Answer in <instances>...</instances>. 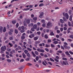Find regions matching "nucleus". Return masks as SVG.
Returning <instances> with one entry per match:
<instances>
[{
  "instance_id": "1",
  "label": "nucleus",
  "mask_w": 73,
  "mask_h": 73,
  "mask_svg": "<svg viewBox=\"0 0 73 73\" xmlns=\"http://www.w3.org/2000/svg\"><path fill=\"white\" fill-rule=\"evenodd\" d=\"M7 47L5 46H2L1 48V51L0 53H3L4 52H5V50H6Z\"/></svg>"
},
{
  "instance_id": "2",
  "label": "nucleus",
  "mask_w": 73,
  "mask_h": 73,
  "mask_svg": "<svg viewBox=\"0 0 73 73\" xmlns=\"http://www.w3.org/2000/svg\"><path fill=\"white\" fill-rule=\"evenodd\" d=\"M52 24L49 22L47 23V26L46 27V28H50V27H52Z\"/></svg>"
},
{
  "instance_id": "3",
  "label": "nucleus",
  "mask_w": 73,
  "mask_h": 73,
  "mask_svg": "<svg viewBox=\"0 0 73 73\" xmlns=\"http://www.w3.org/2000/svg\"><path fill=\"white\" fill-rule=\"evenodd\" d=\"M63 15L64 16H65L66 18L67 19H69V15L67 13H65H65H63Z\"/></svg>"
},
{
  "instance_id": "4",
  "label": "nucleus",
  "mask_w": 73,
  "mask_h": 73,
  "mask_svg": "<svg viewBox=\"0 0 73 73\" xmlns=\"http://www.w3.org/2000/svg\"><path fill=\"white\" fill-rule=\"evenodd\" d=\"M65 53L66 56H68L69 57H70V54L69 53V52L68 51H67L65 52Z\"/></svg>"
},
{
  "instance_id": "5",
  "label": "nucleus",
  "mask_w": 73,
  "mask_h": 73,
  "mask_svg": "<svg viewBox=\"0 0 73 73\" xmlns=\"http://www.w3.org/2000/svg\"><path fill=\"white\" fill-rule=\"evenodd\" d=\"M63 64H64V65H69V64H68V62H67V61H63Z\"/></svg>"
},
{
  "instance_id": "6",
  "label": "nucleus",
  "mask_w": 73,
  "mask_h": 73,
  "mask_svg": "<svg viewBox=\"0 0 73 73\" xmlns=\"http://www.w3.org/2000/svg\"><path fill=\"white\" fill-rule=\"evenodd\" d=\"M43 15H44V13H43V12H42L40 13L39 15V17H40V18H42V16H43Z\"/></svg>"
},
{
  "instance_id": "7",
  "label": "nucleus",
  "mask_w": 73,
  "mask_h": 73,
  "mask_svg": "<svg viewBox=\"0 0 73 73\" xmlns=\"http://www.w3.org/2000/svg\"><path fill=\"white\" fill-rule=\"evenodd\" d=\"M3 30V27L2 26H0V32H1V33H2Z\"/></svg>"
},
{
  "instance_id": "8",
  "label": "nucleus",
  "mask_w": 73,
  "mask_h": 73,
  "mask_svg": "<svg viewBox=\"0 0 73 73\" xmlns=\"http://www.w3.org/2000/svg\"><path fill=\"white\" fill-rule=\"evenodd\" d=\"M64 48H65V49H69L70 48V47L69 46H64Z\"/></svg>"
},
{
  "instance_id": "9",
  "label": "nucleus",
  "mask_w": 73,
  "mask_h": 73,
  "mask_svg": "<svg viewBox=\"0 0 73 73\" xmlns=\"http://www.w3.org/2000/svg\"><path fill=\"white\" fill-rule=\"evenodd\" d=\"M37 25H34L33 28L34 29H37Z\"/></svg>"
},
{
  "instance_id": "10",
  "label": "nucleus",
  "mask_w": 73,
  "mask_h": 73,
  "mask_svg": "<svg viewBox=\"0 0 73 73\" xmlns=\"http://www.w3.org/2000/svg\"><path fill=\"white\" fill-rule=\"evenodd\" d=\"M22 55L23 58H25V57H26V55L24 53H23Z\"/></svg>"
},
{
  "instance_id": "11",
  "label": "nucleus",
  "mask_w": 73,
  "mask_h": 73,
  "mask_svg": "<svg viewBox=\"0 0 73 73\" xmlns=\"http://www.w3.org/2000/svg\"><path fill=\"white\" fill-rule=\"evenodd\" d=\"M53 43L54 44H58V41H54Z\"/></svg>"
},
{
  "instance_id": "12",
  "label": "nucleus",
  "mask_w": 73,
  "mask_h": 73,
  "mask_svg": "<svg viewBox=\"0 0 73 73\" xmlns=\"http://www.w3.org/2000/svg\"><path fill=\"white\" fill-rule=\"evenodd\" d=\"M27 56L28 57H31V55L28 52L27 54Z\"/></svg>"
},
{
  "instance_id": "13",
  "label": "nucleus",
  "mask_w": 73,
  "mask_h": 73,
  "mask_svg": "<svg viewBox=\"0 0 73 73\" xmlns=\"http://www.w3.org/2000/svg\"><path fill=\"white\" fill-rule=\"evenodd\" d=\"M40 43V41H36L35 42V44H39Z\"/></svg>"
},
{
  "instance_id": "14",
  "label": "nucleus",
  "mask_w": 73,
  "mask_h": 73,
  "mask_svg": "<svg viewBox=\"0 0 73 73\" xmlns=\"http://www.w3.org/2000/svg\"><path fill=\"white\" fill-rule=\"evenodd\" d=\"M15 32L16 34H17L19 32H18V30H17L15 29Z\"/></svg>"
},
{
  "instance_id": "15",
  "label": "nucleus",
  "mask_w": 73,
  "mask_h": 73,
  "mask_svg": "<svg viewBox=\"0 0 73 73\" xmlns=\"http://www.w3.org/2000/svg\"><path fill=\"white\" fill-rule=\"evenodd\" d=\"M64 46H63L64 47V46H66L68 45V43L66 42H64Z\"/></svg>"
},
{
  "instance_id": "16",
  "label": "nucleus",
  "mask_w": 73,
  "mask_h": 73,
  "mask_svg": "<svg viewBox=\"0 0 73 73\" xmlns=\"http://www.w3.org/2000/svg\"><path fill=\"white\" fill-rule=\"evenodd\" d=\"M61 54L62 57H65V55L64 53H62Z\"/></svg>"
},
{
  "instance_id": "17",
  "label": "nucleus",
  "mask_w": 73,
  "mask_h": 73,
  "mask_svg": "<svg viewBox=\"0 0 73 73\" xmlns=\"http://www.w3.org/2000/svg\"><path fill=\"white\" fill-rule=\"evenodd\" d=\"M72 15H71L70 17L69 20L72 21Z\"/></svg>"
},
{
  "instance_id": "18",
  "label": "nucleus",
  "mask_w": 73,
  "mask_h": 73,
  "mask_svg": "<svg viewBox=\"0 0 73 73\" xmlns=\"http://www.w3.org/2000/svg\"><path fill=\"white\" fill-rule=\"evenodd\" d=\"M50 35V36H54V33H53V32H51Z\"/></svg>"
},
{
  "instance_id": "19",
  "label": "nucleus",
  "mask_w": 73,
  "mask_h": 73,
  "mask_svg": "<svg viewBox=\"0 0 73 73\" xmlns=\"http://www.w3.org/2000/svg\"><path fill=\"white\" fill-rule=\"evenodd\" d=\"M12 22L13 24H16V21L13 20L12 21Z\"/></svg>"
},
{
  "instance_id": "20",
  "label": "nucleus",
  "mask_w": 73,
  "mask_h": 73,
  "mask_svg": "<svg viewBox=\"0 0 73 73\" xmlns=\"http://www.w3.org/2000/svg\"><path fill=\"white\" fill-rule=\"evenodd\" d=\"M25 38V36H23L22 35V36L21 37V38L22 40H24Z\"/></svg>"
},
{
  "instance_id": "21",
  "label": "nucleus",
  "mask_w": 73,
  "mask_h": 73,
  "mask_svg": "<svg viewBox=\"0 0 73 73\" xmlns=\"http://www.w3.org/2000/svg\"><path fill=\"white\" fill-rule=\"evenodd\" d=\"M24 52L25 54H27V53H28V50H24Z\"/></svg>"
},
{
  "instance_id": "22",
  "label": "nucleus",
  "mask_w": 73,
  "mask_h": 73,
  "mask_svg": "<svg viewBox=\"0 0 73 73\" xmlns=\"http://www.w3.org/2000/svg\"><path fill=\"white\" fill-rule=\"evenodd\" d=\"M45 47H46V48H48V47H50V45H48L47 44H46L45 46Z\"/></svg>"
},
{
  "instance_id": "23",
  "label": "nucleus",
  "mask_w": 73,
  "mask_h": 73,
  "mask_svg": "<svg viewBox=\"0 0 73 73\" xmlns=\"http://www.w3.org/2000/svg\"><path fill=\"white\" fill-rule=\"evenodd\" d=\"M26 22L27 24H29L30 23V20L29 19H27L26 21Z\"/></svg>"
},
{
  "instance_id": "24",
  "label": "nucleus",
  "mask_w": 73,
  "mask_h": 73,
  "mask_svg": "<svg viewBox=\"0 0 73 73\" xmlns=\"http://www.w3.org/2000/svg\"><path fill=\"white\" fill-rule=\"evenodd\" d=\"M27 50L29 51H32V49H31V48H29L28 47L27 48Z\"/></svg>"
},
{
  "instance_id": "25",
  "label": "nucleus",
  "mask_w": 73,
  "mask_h": 73,
  "mask_svg": "<svg viewBox=\"0 0 73 73\" xmlns=\"http://www.w3.org/2000/svg\"><path fill=\"white\" fill-rule=\"evenodd\" d=\"M44 4L43 3H41L40 4L39 6V7H42L44 5Z\"/></svg>"
},
{
  "instance_id": "26",
  "label": "nucleus",
  "mask_w": 73,
  "mask_h": 73,
  "mask_svg": "<svg viewBox=\"0 0 73 73\" xmlns=\"http://www.w3.org/2000/svg\"><path fill=\"white\" fill-rule=\"evenodd\" d=\"M60 21L61 23H64V21L62 19H60Z\"/></svg>"
},
{
  "instance_id": "27",
  "label": "nucleus",
  "mask_w": 73,
  "mask_h": 73,
  "mask_svg": "<svg viewBox=\"0 0 73 73\" xmlns=\"http://www.w3.org/2000/svg\"><path fill=\"white\" fill-rule=\"evenodd\" d=\"M3 31V32H6V28L5 27L4 28Z\"/></svg>"
},
{
  "instance_id": "28",
  "label": "nucleus",
  "mask_w": 73,
  "mask_h": 73,
  "mask_svg": "<svg viewBox=\"0 0 73 73\" xmlns=\"http://www.w3.org/2000/svg\"><path fill=\"white\" fill-rule=\"evenodd\" d=\"M7 61L8 62H11V60L10 59H7Z\"/></svg>"
},
{
  "instance_id": "29",
  "label": "nucleus",
  "mask_w": 73,
  "mask_h": 73,
  "mask_svg": "<svg viewBox=\"0 0 73 73\" xmlns=\"http://www.w3.org/2000/svg\"><path fill=\"white\" fill-rule=\"evenodd\" d=\"M23 23L24 24V26H27V24H26L25 23H26V21H25L24 22H23Z\"/></svg>"
},
{
  "instance_id": "30",
  "label": "nucleus",
  "mask_w": 73,
  "mask_h": 73,
  "mask_svg": "<svg viewBox=\"0 0 73 73\" xmlns=\"http://www.w3.org/2000/svg\"><path fill=\"white\" fill-rule=\"evenodd\" d=\"M44 38H48V35H45L44 36Z\"/></svg>"
},
{
  "instance_id": "31",
  "label": "nucleus",
  "mask_w": 73,
  "mask_h": 73,
  "mask_svg": "<svg viewBox=\"0 0 73 73\" xmlns=\"http://www.w3.org/2000/svg\"><path fill=\"white\" fill-rule=\"evenodd\" d=\"M33 20H35V21H36V20H37V17H35L33 18Z\"/></svg>"
},
{
  "instance_id": "32",
  "label": "nucleus",
  "mask_w": 73,
  "mask_h": 73,
  "mask_svg": "<svg viewBox=\"0 0 73 73\" xmlns=\"http://www.w3.org/2000/svg\"><path fill=\"white\" fill-rule=\"evenodd\" d=\"M50 61H52V62H54V60L53 59L51 58H50Z\"/></svg>"
},
{
  "instance_id": "33",
  "label": "nucleus",
  "mask_w": 73,
  "mask_h": 73,
  "mask_svg": "<svg viewBox=\"0 0 73 73\" xmlns=\"http://www.w3.org/2000/svg\"><path fill=\"white\" fill-rule=\"evenodd\" d=\"M18 49H20V50H21V49H22V48H21V47L19 46H18Z\"/></svg>"
},
{
  "instance_id": "34",
  "label": "nucleus",
  "mask_w": 73,
  "mask_h": 73,
  "mask_svg": "<svg viewBox=\"0 0 73 73\" xmlns=\"http://www.w3.org/2000/svg\"><path fill=\"white\" fill-rule=\"evenodd\" d=\"M8 34L9 35H12V33L11 31H9L8 32Z\"/></svg>"
},
{
  "instance_id": "35",
  "label": "nucleus",
  "mask_w": 73,
  "mask_h": 73,
  "mask_svg": "<svg viewBox=\"0 0 73 73\" xmlns=\"http://www.w3.org/2000/svg\"><path fill=\"white\" fill-rule=\"evenodd\" d=\"M29 60H30V58H27L25 59V60L26 61H29Z\"/></svg>"
},
{
  "instance_id": "36",
  "label": "nucleus",
  "mask_w": 73,
  "mask_h": 73,
  "mask_svg": "<svg viewBox=\"0 0 73 73\" xmlns=\"http://www.w3.org/2000/svg\"><path fill=\"white\" fill-rule=\"evenodd\" d=\"M40 52H42V53H43L44 52V50L43 49H40Z\"/></svg>"
},
{
  "instance_id": "37",
  "label": "nucleus",
  "mask_w": 73,
  "mask_h": 73,
  "mask_svg": "<svg viewBox=\"0 0 73 73\" xmlns=\"http://www.w3.org/2000/svg\"><path fill=\"white\" fill-rule=\"evenodd\" d=\"M67 41H69V42H72V40L70 39H68Z\"/></svg>"
},
{
  "instance_id": "38",
  "label": "nucleus",
  "mask_w": 73,
  "mask_h": 73,
  "mask_svg": "<svg viewBox=\"0 0 73 73\" xmlns=\"http://www.w3.org/2000/svg\"><path fill=\"white\" fill-rule=\"evenodd\" d=\"M51 46L52 48H54V47H55V46L54 44H51Z\"/></svg>"
},
{
  "instance_id": "39",
  "label": "nucleus",
  "mask_w": 73,
  "mask_h": 73,
  "mask_svg": "<svg viewBox=\"0 0 73 73\" xmlns=\"http://www.w3.org/2000/svg\"><path fill=\"white\" fill-rule=\"evenodd\" d=\"M34 40L35 41H36V40H38V38L37 37H34Z\"/></svg>"
},
{
  "instance_id": "40",
  "label": "nucleus",
  "mask_w": 73,
  "mask_h": 73,
  "mask_svg": "<svg viewBox=\"0 0 73 73\" xmlns=\"http://www.w3.org/2000/svg\"><path fill=\"white\" fill-rule=\"evenodd\" d=\"M37 35H40V34H41V32L40 31L38 32L37 33Z\"/></svg>"
},
{
  "instance_id": "41",
  "label": "nucleus",
  "mask_w": 73,
  "mask_h": 73,
  "mask_svg": "<svg viewBox=\"0 0 73 73\" xmlns=\"http://www.w3.org/2000/svg\"><path fill=\"white\" fill-rule=\"evenodd\" d=\"M35 53L36 54V55H38V52L37 51H35Z\"/></svg>"
},
{
  "instance_id": "42",
  "label": "nucleus",
  "mask_w": 73,
  "mask_h": 73,
  "mask_svg": "<svg viewBox=\"0 0 73 73\" xmlns=\"http://www.w3.org/2000/svg\"><path fill=\"white\" fill-rule=\"evenodd\" d=\"M21 28L22 30H24V29H25V28L23 26L21 27Z\"/></svg>"
},
{
  "instance_id": "43",
  "label": "nucleus",
  "mask_w": 73,
  "mask_h": 73,
  "mask_svg": "<svg viewBox=\"0 0 73 73\" xmlns=\"http://www.w3.org/2000/svg\"><path fill=\"white\" fill-rule=\"evenodd\" d=\"M24 59H22L20 60V62H24Z\"/></svg>"
},
{
  "instance_id": "44",
  "label": "nucleus",
  "mask_w": 73,
  "mask_h": 73,
  "mask_svg": "<svg viewBox=\"0 0 73 73\" xmlns=\"http://www.w3.org/2000/svg\"><path fill=\"white\" fill-rule=\"evenodd\" d=\"M70 38H73V35H70Z\"/></svg>"
},
{
  "instance_id": "45",
  "label": "nucleus",
  "mask_w": 73,
  "mask_h": 73,
  "mask_svg": "<svg viewBox=\"0 0 73 73\" xmlns=\"http://www.w3.org/2000/svg\"><path fill=\"white\" fill-rule=\"evenodd\" d=\"M42 23H45V20L42 19L41 21Z\"/></svg>"
},
{
  "instance_id": "46",
  "label": "nucleus",
  "mask_w": 73,
  "mask_h": 73,
  "mask_svg": "<svg viewBox=\"0 0 73 73\" xmlns=\"http://www.w3.org/2000/svg\"><path fill=\"white\" fill-rule=\"evenodd\" d=\"M20 32L21 33H23V32H25V31H24V30H22L20 31Z\"/></svg>"
},
{
  "instance_id": "47",
  "label": "nucleus",
  "mask_w": 73,
  "mask_h": 73,
  "mask_svg": "<svg viewBox=\"0 0 73 73\" xmlns=\"http://www.w3.org/2000/svg\"><path fill=\"white\" fill-rule=\"evenodd\" d=\"M18 46V45H17V44H15V45H14V48H17V47Z\"/></svg>"
},
{
  "instance_id": "48",
  "label": "nucleus",
  "mask_w": 73,
  "mask_h": 73,
  "mask_svg": "<svg viewBox=\"0 0 73 73\" xmlns=\"http://www.w3.org/2000/svg\"><path fill=\"white\" fill-rule=\"evenodd\" d=\"M54 60L55 61H56V62H58V59H57L56 58H55Z\"/></svg>"
},
{
  "instance_id": "49",
  "label": "nucleus",
  "mask_w": 73,
  "mask_h": 73,
  "mask_svg": "<svg viewBox=\"0 0 73 73\" xmlns=\"http://www.w3.org/2000/svg\"><path fill=\"white\" fill-rule=\"evenodd\" d=\"M68 25L69 27H71L72 26V25L70 24V22H69L68 23Z\"/></svg>"
},
{
  "instance_id": "50",
  "label": "nucleus",
  "mask_w": 73,
  "mask_h": 73,
  "mask_svg": "<svg viewBox=\"0 0 73 73\" xmlns=\"http://www.w3.org/2000/svg\"><path fill=\"white\" fill-rule=\"evenodd\" d=\"M63 19L64 21H67V20H66V19H65V18L64 17H63Z\"/></svg>"
},
{
  "instance_id": "51",
  "label": "nucleus",
  "mask_w": 73,
  "mask_h": 73,
  "mask_svg": "<svg viewBox=\"0 0 73 73\" xmlns=\"http://www.w3.org/2000/svg\"><path fill=\"white\" fill-rule=\"evenodd\" d=\"M19 18L21 19H23V15H21L19 17Z\"/></svg>"
},
{
  "instance_id": "52",
  "label": "nucleus",
  "mask_w": 73,
  "mask_h": 73,
  "mask_svg": "<svg viewBox=\"0 0 73 73\" xmlns=\"http://www.w3.org/2000/svg\"><path fill=\"white\" fill-rule=\"evenodd\" d=\"M69 52L71 54H73V52H72V51H69Z\"/></svg>"
},
{
  "instance_id": "53",
  "label": "nucleus",
  "mask_w": 73,
  "mask_h": 73,
  "mask_svg": "<svg viewBox=\"0 0 73 73\" xmlns=\"http://www.w3.org/2000/svg\"><path fill=\"white\" fill-rule=\"evenodd\" d=\"M33 5H30L29 6V7L30 8H33Z\"/></svg>"
},
{
  "instance_id": "54",
  "label": "nucleus",
  "mask_w": 73,
  "mask_h": 73,
  "mask_svg": "<svg viewBox=\"0 0 73 73\" xmlns=\"http://www.w3.org/2000/svg\"><path fill=\"white\" fill-rule=\"evenodd\" d=\"M36 61H38V56L36 57Z\"/></svg>"
},
{
  "instance_id": "55",
  "label": "nucleus",
  "mask_w": 73,
  "mask_h": 73,
  "mask_svg": "<svg viewBox=\"0 0 73 73\" xmlns=\"http://www.w3.org/2000/svg\"><path fill=\"white\" fill-rule=\"evenodd\" d=\"M42 64L44 65H45V66H46V64L45 63V62H44V61L42 62Z\"/></svg>"
},
{
  "instance_id": "56",
  "label": "nucleus",
  "mask_w": 73,
  "mask_h": 73,
  "mask_svg": "<svg viewBox=\"0 0 73 73\" xmlns=\"http://www.w3.org/2000/svg\"><path fill=\"white\" fill-rule=\"evenodd\" d=\"M62 59L63 60H67V59L66 58H63Z\"/></svg>"
},
{
  "instance_id": "57",
  "label": "nucleus",
  "mask_w": 73,
  "mask_h": 73,
  "mask_svg": "<svg viewBox=\"0 0 73 73\" xmlns=\"http://www.w3.org/2000/svg\"><path fill=\"white\" fill-rule=\"evenodd\" d=\"M48 64H49V65H52V64L51 62H48Z\"/></svg>"
},
{
  "instance_id": "58",
  "label": "nucleus",
  "mask_w": 73,
  "mask_h": 73,
  "mask_svg": "<svg viewBox=\"0 0 73 73\" xmlns=\"http://www.w3.org/2000/svg\"><path fill=\"white\" fill-rule=\"evenodd\" d=\"M55 30H57V29H58V27L56 26L55 27Z\"/></svg>"
},
{
  "instance_id": "59",
  "label": "nucleus",
  "mask_w": 73,
  "mask_h": 73,
  "mask_svg": "<svg viewBox=\"0 0 73 73\" xmlns=\"http://www.w3.org/2000/svg\"><path fill=\"white\" fill-rule=\"evenodd\" d=\"M45 50L46 52H49V49L47 48H45Z\"/></svg>"
},
{
  "instance_id": "60",
  "label": "nucleus",
  "mask_w": 73,
  "mask_h": 73,
  "mask_svg": "<svg viewBox=\"0 0 73 73\" xmlns=\"http://www.w3.org/2000/svg\"><path fill=\"white\" fill-rule=\"evenodd\" d=\"M9 45L11 47H12V44H11V43H9Z\"/></svg>"
},
{
  "instance_id": "61",
  "label": "nucleus",
  "mask_w": 73,
  "mask_h": 73,
  "mask_svg": "<svg viewBox=\"0 0 73 73\" xmlns=\"http://www.w3.org/2000/svg\"><path fill=\"white\" fill-rule=\"evenodd\" d=\"M7 50L8 52H10V51L11 50V48H7Z\"/></svg>"
},
{
  "instance_id": "62",
  "label": "nucleus",
  "mask_w": 73,
  "mask_h": 73,
  "mask_svg": "<svg viewBox=\"0 0 73 73\" xmlns=\"http://www.w3.org/2000/svg\"><path fill=\"white\" fill-rule=\"evenodd\" d=\"M27 65H29V66H31V65H32V64L30 63H27Z\"/></svg>"
},
{
  "instance_id": "63",
  "label": "nucleus",
  "mask_w": 73,
  "mask_h": 73,
  "mask_svg": "<svg viewBox=\"0 0 73 73\" xmlns=\"http://www.w3.org/2000/svg\"><path fill=\"white\" fill-rule=\"evenodd\" d=\"M9 31H10V32H13V30L12 29H10Z\"/></svg>"
},
{
  "instance_id": "64",
  "label": "nucleus",
  "mask_w": 73,
  "mask_h": 73,
  "mask_svg": "<svg viewBox=\"0 0 73 73\" xmlns=\"http://www.w3.org/2000/svg\"><path fill=\"white\" fill-rule=\"evenodd\" d=\"M16 28H18L19 27V23H17L16 25Z\"/></svg>"
}]
</instances>
